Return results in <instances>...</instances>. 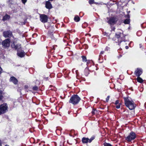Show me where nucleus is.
Segmentation results:
<instances>
[{
	"label": "nucleus",
	"instance_id": "obj_1",
	"mask_svg": "<svg viewBox=\"0 0 146 146\" xmlns=\"http://www.w3.org/2000/svg\"><path fill=\"white\" fill-rule=\"evenodd\" d=\"M125 104L130 110L135 109L136 106L134 102L129 97H124Z\"/></svg>",
	"mask_w": 146,
	"mask_h": 146
},
{
	"label": "nucleus",
	"instance_id": "obj_2",
	"mask_svg": "<svg viewBox=\"0 0 146 146\" xmlns=\"http://www.w3.org/2000/svg\"><path fill=\"white\" fill-rule=\"evenodd\" d=\"M80 100V98L77 95H74L70 98L69 102L75 105L78 104Z\"/></svg>",
	"mask_w": 146,
	"mask_h": 146
},
{
	"label": "nucleus",
	"instance_id": "obj_3",
	"mask_svg": "<svg viewBox=\"0 0 146 146\" xmlns=\"http://www.w3.org/2000/svg\"><path fill=\"white\" fill-rule=\"evenodd\" d=\"M8 107L6 103H3L0 105V115L4 114L8 111Z\"/></svg>",
	"mask_w": 146,
	"mask_h": 146
},
{
	"label": "nucleus",
	"instance_id": "obj_4",
	"mask_svg": "<svg viewBox=\"0 0 146 146\" xmlns=\"http://www.w3.org/2000/svg\"><path fill=\"white\" fill-rule=\"evenodd\" d=\"M136 137V135L134 132L131 131L125 138V139L128 142H130L134 140Z\"/></svg>",
	"mask_w": 146,
	"mask_h": 146
},
{
	"label": "nucleus",
	"instance_id": "obj_5",
	"mask_svg": "<svg viewBox=\"0 0 146 146\" xmlns=\"http://www.w3.org/2000/svg\"><path fill=\"white\" fill-rule=\"evenodd\" d=\"M108 21L107 23L110 25H113L115 24L118 21V19L116 17H112L107 18Z\"/></svg>",
	"mask_w": 146,
	"mask_h": 146
},
{
	"label": "nucleus",
	"instance_id": "obj_6",
	"mask_svg": "<svg viewBox=\"0 0 146 146\" xmlns=\"http://www.w3.org/2000/svg\"><path fill=\"white\" fill-rule=\"evenodd\" d=\"M40 21L43 23H45L47 22L48 17L47 15L44 14H40Z\"/></svg>",
	"mask_w": 146,
	"mask_h": 146
},
{
	"label": "nucleus",
	"instance_id": "obj_7",
	"mask_svg": "<svg viewBox=\"0 0 146 146\" xmlns=\"http://www.w3.org/2000/svg\"><path fill=\"white\" fill-rule=\"evenodd\" d=\"M10 41L9 39H7L3 41L2 42L3 47L5 48H8L10 46Z\"/></svg>",
	"mask_w": 146,
	"mask_h": 146
},
{
	"label": "nucleus",
	"instance_id": "obj_8",
	"mask_svg": "<svg viewBox=\"0 0 146 146\" xmlns=\"http://www.w3.org/2000/svg\"><path fill=\"white\" fill-rule=\"evenodd\" d=\"M3 36L5 38L10 37L12 36V33L10 31H5L3 33Z\"/></svg>",
	"mask_w": 146,
	"mask_h": 146
},
{
	"label": "nucleus",
	"instance_id": "obj_9",
	"mask_svg": "<svg viewBox=\"0 0 146 146\" xmlns=\"http://www.w3.org/2000/svg\"><path fill=\"white\" fill-rule=\"evenodd\" d=\"M142 73V70L141 68H137L134 72L135 74L137 76H139Z\"/></svg>",
	"mask_w": 146,
	"mask_h": 146
},
{
	"label": "nucleus",
	"instance_id": "obj_10",
	"mask_svg": "<svg viewBox=\"0 0 146 146\" xmlns=\"http://www.w3.org/2000/svg\"><path fill=\"white\" fill-rule=\"evenodd\" d=\"M10 81L13 82L14 84L16 85L18 82V80L14 76L11 77L10 79Z\"/></svg>",
	"mask_w": 146,
	"mask_h": 146
},
{
	"label": "nucleus",
	"instance_id": "obj_11",
	"mask_svg": "<svg viewBox=\"0 0 146 146\" xmlns=\"http://www.w3.org/2000/svg\"><path fill=\"white\" fill-rule=\"evenodd\" d=\"M45 7L47 9H50L52 7V4L49 1H46Z\"/></svg>",
	"mask_w": 146,
	"mask_h": 146
},
{
	"label": "nucleus",
	"instance_id": "obj_12",
	"mask_svg": "<svg viewBox=\"0 0 146 146\" xmlns=\"http://www.w3.org/2000/svg\"><path fill=\"white\" fill-rule=\"evenodd\" d=\"M11 47L12 48H14L15 49L17 50L20 48L21 47V45L20 44H17L16 45L14 42L12 43L11 45Z\"/></svg>",
	"mask_w": 146,
	"mask_h": 146
},
{
	"label": "nucleus",
	"instance_id": "obj_13",
	"mask_svg": "<svg viewBox=\"0 0 146 146\" xmlns=\"http://www.w3.org/2000/svg\"><path fill=\"white\" fill-rule=\"evenodd\" d=\"M123 34L122 33L118 32H117L115 33V37L118 39L119 37H121L122 36H123Z\"/></svg>",
	"mask_w": 146,
	"mask_h": 146
},
{
	"label": "nucleus",
	"instance_id": "obj_14",
	"mask_svg": "<svg viewBox=\"0 0 146 146\" xmlns=\"http://www.w3.org/2000/svg\"><path fill=\"white\" fill-rule=\"evenodd\" d=\"M125 36L123 34V36H122L121 37H119L117 40L118 42L121 43L122 41H124L125 40Z\"/></svg>",
	"mask_w": 146,
	"mask_h": 146
},
{
	"label": "nucleus",
	"instance_id": "obj_15",
	"mask_svg": "<svg viewBox=\"0 0 146 146\" xmlns=\"http://www.w3.org/2000/svg\"><path fill=\"white\" fill-rule=\"evenodd\" d=\"M115 104L116 105L115 107L116 108L119 109L120 108L121 104L119 103V101L118 100H117Z\"/></svg>",
	"mask_w": 146,
	"mask_h": 146
},
{
	"label": "nucleus",
	"instance_id": "obj_16",
	"mask_svg": "<svg viewBox=\"0 0 146 146\" xmlns=\"http://www.w3.org/2000/svg\"><path fill=\"white\" fill-rule=\"evenodd\" d=\"M84 73L86 76L88 75L89 74V70L88 68L86 67L85 68L84 71Z\"/></svg>",
	"mask_w": 146,
	"mask_h": 146
},
{
	"label": "nucleus",
	"instance_id": "obj_17",
	"mask_svg": "<svg viewBox=\"0 0 146 146\" xmlns=\"http://www.w3.org/2000/svg\"><path fill=\"white\" fill-rule=\"evenodd\" d=\"M89 139L88 138L83 137L82 139V141L83 143H87L89 142Z\"/></svg>",
	"mask_w": 146,
	"mask_h": 146
},
{
	"label": "nucleus",
	"instance_id": "obj_18",
	"mask_svg": "<svg viewBox=\"0 0 146 146\" xmlns=\"http://www.w3.org/2000/svg\"><path fill=\"white\" fill-rule=\"evenodd\" d=\"M17 54L18 56L21 57H23L25 55L24 52H18L17 53Z\"/></svg>",
	"mask_w": 146,
	"mask_h": 146
},
{
	"label": "nucleus",
	"instance_id": "obj_19",
	"mask_svg": "<svg viewBox=\"0 0 146 146\" xmlns=\"http://www.w3.org/2000/svg\"><path fill=\"white\" fill-rule=\"evenodd\" d=\"M10 18L9 15H5L3 17V21L7 20V19H9Z\"/></svg>",
	"mask_w": 146,
	"mask_h": 146
},
{
	"label": "nucleus",
	"instance_id": "obj_20",
	"mask_svg": "<svg viewBox=\"0 0 146 146\" xmlns=\"http://www.w3.org/2000/svg\"><path fill=\"white\" fill-rule=\"evenodd\" d=\"M137 80L138 82L140 83H142L143 82V80L139 76L137 77Z\"/></svg>",
	"mask_w": 146,
	"mask_h": 146
},
{
	"label": "nucleus",
	"instance_id": "obj_21",
	"mask_svg": "<svg viewBox=\"0 0 146 146\" xmlns=\"http://www.w3.org/2000/svg\"><path fill=\"white\" fill-rule=\"evenodd\" d=\"M74 20L76 22H78L80 21V18L78 16L76 15L75 16Z\"/></svg>",
	"mask_w": 146,
	"mask_h": 146
},
{
	"label": "nucleus",
	"instance_id": "obj_22",
	"mask_svg": "<svg viewBox=\"0 0 146 146\" xmlns=\"http://www.w3.org/2000/svg\"><path fill=\"white\" fill-rule=\"evenodd\" d=\"M3 92L2 91H0V101L3 98Z\"/></svg>",
	"mask_w": 146,
	"mask_h": 146
},
{
	"label": "nucleus",
	"instance_id": "obj_23",
	"mask_svg": "<svg viewBox=\"0 0 146 146\" xmlns=\"http://www.w3.org/2000/svg\"><path fill=\"white\" fill-rule=\"evenodd\" d=\"M89 3L90 4L92 5V4H93L94 3L97 4V3L96 2H94V0H89L88 1Z\"/></svg>",
	"mask_w": 146,
	"mask_h": 146
},
{
	"label": "nucleus",
	"instance_id": "obj_24",
	"mask_svg": "<svg viewBox=\"0 0 146 146\" xmlns=\"http://www.w3.org/2000/svg\"><path fill=\"white\" fill-rule=\"evenodd\" d=\"M81 57L82 58V61L84 62H85L87 61V59L86 56H82Z\"/></svg>",
	"mask_w": 146,
	"mask_h": 146
},
{
	"label": "nucleus",
	"instance_id": "obj_25",
	"mask_svg": "<svg viewBox=\"0 0 146 146\" xmlns=\"http://www.w3.org/2000/svg\"><path fill=\"white\" fill-rule=\"evenodd\" d=\"M130 22L129 20L126 19L124 21V23L125 24H129Z\"/></svg>",
	"mask_w": 146,
	"mask_h": 146
},
{
	"label": "nucleus",
	"instance_id": "obj_26",
	"mask_svg": "<svg viewBox=\"0 0 146 146\" xmlns=\"http://www.w3.org/2000/svg\"><path fill=\"white\" fill-rule=\"evenodd\" d=\"M95 139V137L94 136H92L91 137L90 139H89V143H91L92 140H93L94 139Z\"/></svg>",
	"mask_w": 146,
	"mask_h": 146
},
{
	"label": "nucleus",
	"instance_id": "obj_27",
	"mask_svg": "<svg viewBox=\"0 0 146 146\" xmlns=\"http://www.w3.org/2000/svg\"><path fill=\"white\" fill-rule=\"evenodd\" d=\"M104 51H102L100 53V54L99 56V60H100V59L102 58V55L103 54H104Z\"/></svg>",
	"mask_w": 146,
	"mask_h": 146
},
{
	"label": "nucleus",
	"instance_id": "obj_28",
	"mask_svg": "<svg viewBox=\"0 0 146 146\" xmlns=\"http://www.w3.org/2000/svg\"><path fill=\"white\" fill-rule=\"evenodd\" d=\"M104 146H112L110 144L107 143H104Z\"/></svg>",
	"mask_w": 146,
	"mask_h": 146
},
{
	"label": "nucleus",
	"instance_id": "obj_29",
	"mask_svg": "<svg viewBox=\"0 0 146 146\" xmlns=\"http://www.w3.org/2000/svg\"><path fill=\"white\" fill-rule=\"evenodd\" d=\"M38 89V87L36 86H35L33 88V90H37Z\"/></svg>",
	"mask_w": 146,
	"mask_h": 146
},
{
	"label": "nucleus",
	"instance_id": "obj_30",
	"mask_svg": "<svg viewBox=\"0 0 146 146\" xmlns=\"http://www.w3.org/2000/svg\"><path fill=\"white\" fill-rule=\"evenodd\" d=\"M88 25L86 23H84L82 25V27L83 28H85L87 27Z\"/></svg>",
	"mask_w": 146,
	"mask_h": 146
},
{
	"label": "nucleus",
	"instance_id": "obj_31",
	"mask_svg": "<svg viewBox=\"0 0 146 146\" xmlns=\"http://www.w3.org/2000/svg\"><path fill=\"white\" fill-rule=\"evenodd\" d=\"M21 1L22 3L25 5V3L27 2V0H21Z\"/></svg>",
	"mask_w": 146,
	"mask_h": 146
},
{
	"label": "nucleus",
	"instance_id": "obj_32",
	"mask_svg": "<svg viewBox=\"0 0 146 146\" xmlns=\"http://www.w3.org/2000/svg\"><path fill=\"white\" fill-rule=\"evenodd\" d=\"M110 98V96H107V98L106 99V101L107 102H108V100H109Z\"/></svg>",
	"mask_w": 146,
	"mask_h": 146
},
{
	"label": "nucleus",
	"instance_id": "obj_33",
	"mask_svg": "<svg viewBox=\"0 0 146 146\" xmlns=\"http://www.w3.org/2000/svg\"><path fill=\"white\" fill-rule=\"evenodd\" d=\"M110 49V48L109 47H108V46H106L105 48V50H106V51H108V50H109Z\"/></svg>",
	"mask_w": 146,
	"mask_h": 146
},
{
	"label": "nucleus",
	"instance_id": "obj_34",
	"mask_svg": "<svg viewBox=\"0 0 146 146\" xmlns=\"http://www.w3.org/2000/svg\"><path fill=\"white\" fill-rule=\"evenodd\" d=\"M86 62L87 65L88 66L90 63V60H87V61Z\"/></svg>",
	"mask_w": 146,
	"mask_h": 146
},
{
	"label": "nucleus",
	"instance_id": "obj_35",
	"mask_svg": "<svg viewBox=\"0 0 146 146\" xmlns=\"http://www.w3.org/2000/svg\"><path fill=\"white\" fill-rule=\"evenodd\" d=\"M95 111V110H94V109L93 110V111H92V114H93V115L94 114H95L94 111Z\"/></svg>",
	"mask_w": 146,
	"mask_h": 146
},
{
	"label": "nucleus",
	"instance_id": "obj_36",
	"mask_svg": "<svg viewBox=\"0 0 146 146\" xmlns=\"http://www.w3.org/2000/svg\"><path fill=\"white\" fill-rule=\"evenodd\" d=\"M115 29V28L114 27H111V30L113 31H114Z\"/></svg>",
	"mask_w": 146,
	"mask_h": 146
},
{
	"label": "nucleus",
	"instance_id": "obj_37",
	"mask_svg": "<svg viewBox=\"0 0 146 146\" xmlns=\"http://www.w3.org/2000/svg\"><path fill=\"white\" fill-rule=\"evenodd\" d=\"M28 86L27 85H25V86H24V88L25 89H27L28 88Z\"/></svg>",
	"mask_w": 146,
	"mask_h": 146
},
{
	"label": "nucleus",
	"instance_id": "obj_38",
	"mask_svg": "<svg viewBox=\"0 0 146 146\" xmlns=\"http://www.w3.org/2000/svg\"><path fill=\"white\" fill-rule=\"evenodd\" d=\"M139 33V34H140V35H141V31H139V32H138L137 33V35H138V33Z\"/></svg>",
	"mask_w": 146,
	"mask_h": 146
},
{
	"label": "nucleus",
	"instance_id": "obj_39",
	"mask_svg": "<svg viewBox=\"0 0 146 146\" xmlns=\"http://www.w3.org/2000/svg\"><path fill=\"white\" fill-rule=\"evenodd\" d=\"M125 48L126 49H128V47L127 46H126Z\"/></svg>",
	"mask_w": 146,
	"mask_h": 146
},
{
	"label": "nucleus",
	"instance_id": "obj_40",
	"mask_svg": "<svg viewBox=\"0 0 146 146\" xmlns=\"http://www.w3.org/2000/svg\"><path fill=\"white\" fill-rule=\"evenodd\" d=\"M1 141L0 140V146H1Z\"/></svg>",
	"mask_w": 146,
	"mask_h": 146
},
{
	"label": "nucleus",
	"instance_id": "obj_41",
	"mask_svg": "<svg viewBox=\"0 0 146 146\" xmlns=\"http://www.w3.org/2000/svg\"><path fill=\"white\" fill-rule=\"evenodd\" d=\"M77 72H78V70H76V74H77Z\"/></svg>",
	"mask_w": 146,
	"mask_h": 146
},
{
	"label": "nucleus",
	"instance_id": "obj_42",
	"mask_svg": "<svg viewBox=\"0 0 146 146\" xmlns=\"http://www.w3.org/2000/svg\"><path fill=\"white\" fill-rule=\"evenodd\" d=\"M75 70V69H74V68L73 69V71H74V70Z\"/></svg>",
	"mask_w": 146,
	"mask_h": 146
},
{
	"label": "nucleus",
	"instance_id": "obj_43",
	"mask_svg": "<svg viewBox=\"0 0 146 146\" xmlns=\"http://www.w3.org/2000/svg\"><path fill=\"white\" fill-rule=\"evenodd\" d=\"M113 40H116V39H114L113 38Z\"/></svg>",
	"mask_w": 146,
	"mask_h": 146
},
{
	"label": "nucleus",
	"instance_id": "obj_44",
	"mask_svg": "<svg viewBox=\"0 0 146 146\" xmlns=\"http://www.w3.org/2000/svg\"><path fill=\"white\" fill-rule=\"evenodd\" d=\"M5 146H9V145H5Z\"/></svg>",
	"mask_w": 146,
	"mask_h": 146
},
{
	"label": "nucleus",
	"instance_id": "obj_45",
	"mask_svg": "<svg viewBox=\"0 0 146 146\" xmlns=\"http://www.w3.org/2000/svg\"><path fill=\"white\" fill-rule=\"evenodd\" d=\"M118 30H119H119H120V29H118Z\"/></svg>",
	"mask_w": 146,
	"mask_h": 146
}]
</instances>
